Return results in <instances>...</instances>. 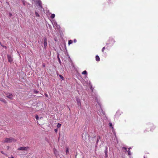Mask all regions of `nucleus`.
Wrapping results in <instances>:
<instances>
[{
	"label": "nucleus",
	"mask_w": 158,
	"mask_h": 158,
	"mask_svg": "<svg viewBox=\"0 0 158 158\" xmlns=\"http://www.w3.org/2000/svg\"><path fill=\"white\" fill-rule=\"evenodd\" d=\"M16 140L14 138L12 137L6 138L2 141L4 143H11L14 142H15Z\"/></svg>",
	"instance_id": "f257e3e1"
},
{
	"label": "nucleus",
	"mask_w": 158,
	"mask_h": 158,
	"mask_svg": "<svg viewBox=\"0 0 158 158\" xmlns=\"http://www.w3.org/2000/svg\"><path fill=\"white\" fill-rule=\"evenodd\" d=\"M6 96L8 98L11 100L13 98L14 96V95L11 94L10 93H7L6 94Z\"/></svg>",
	"instance_id": "f03ea898"
},
{
	"label": "nucleus",
	"mask_w": 158,
	"mask_h": 158,
	"mask_svg": "<svg viewBox=\"0 0 158 158\" xmlns=\"http://www.w3.org/2000/svg\"><path fill=\"white\" fill-rule=\"evenodd\" d=\"M28 148V147H21L18 148L17 150L22 151L27 150Z\"/></svg>",
	"instance_id": "7ed1b4c3"
},
{
	"label": "nucleus",
	"mask_w": 158,
	"mask_h": 158,
	"mask_svg": "<svg viewBox=\"0 0 158 158\" xmlns=\"http://www.w3.org/2000/svg\"><path fill=\"white\" fill-rule=\"evenodd\" d=\"M97 103L98 105L99 106V107H100V110H99V111L100 112V114H105V112L104 111H103L102 110V108H101V105L100 104V103L99 102H98L97 101Z\"/></svg>",
	"instance_id": "20e7f679"
},
{
	"label": "nucleus",
	"mask_w": 158,
	"mask_h": 158,
	"mask_svg": "<svg viewBox=\"0 0 158 158\" xmlns=\"http://www.w3.org/2000/svg\"><path fill=\"white\" fill-rule=\"evenodd\" d=\"M52 24L54 27H56L57 28H58L59 27V26L57 25L56 22L55 21L53 22Z\"/></svg>",
	"instance_id": "39448f33"
},
{
	"label": "nucleus",
	"mask_w": 158,
	"mask_h": 158,
	"mask_svg": "<svg viewBox=\"0 0 158 158\" xmlns=\"http://www.w3.org/2000/svg\"><path fill=\"white\" fill-rule=\"evenodd\" d=\"M47 40L46 38H45L44 40V47L45 48H46L47 46Z\"/></svg>",
	"instance_id": "423d86ee"
},
{
	"label": "nucleus",
	"mask_w": 158,
	"mask_h": 158,
	"mask_svg": "<svg viewBox=\"0 0 158 158\" xmlns=\"http://www.w3.org/2000/svg\"><path fill=\"white\" fill-rule=\"evenodd\" d=\"M76 101L77 102L78 106H81V103L80 102V100L79 98H77L76 99Z\"/></svg>",
	"instance_id": "0eeeda50"
},
{
	"label": "nucleus",
	"mask_w": 158,
	"mask_h": 158,
	"mask_svg": "<svg viewBox=\"0 0 158 158\" xmlns=\"http://www.w3.org/2000/svg\"><path fill=\"white\" fill-rule=\"evenodd\" d=\"M127 148H125V147H123V150H126V151L125 152H128V154L130 155H131V153L130 152V151H129V150H128V151H127Z\"/></svg>",
	"instance_id": "6e6552de"
},
{
	"label": "nucleus",
	"mask_w": 158,
	"mask_h": 158,
	"mask_svg": "<svg viewBox=\"0 0 158 158\" xmlns=\"http://www.w3.org/2000/svg\"><path fill=\"white\" fill-rule=\"evenodd\" d=\"M37 2L40 7L41 8H42V3L40 0H37Z\"/></svg>",
	"instance_id": "1a4fd4ad"
},
{
	"label": "nucleus",
	"mask_w": 158,
	"mask_h": 158,
	"mask_svg": "<svg viewBox=\"0 0 158 158\" xmlns=\"http://www.w3.org/2000/svg\"><path fill=\"white\" fill-rule=\"evenodd\" d=\"M7 58H8V61L10 62H11L12 61V59L11 57L10 56L8 55L7 56Z\"/></svg>",
	"instance_id": "9d476101"
},
{
	"label": "nucleus",
	"mask_w": 158,
	"mask_h": 158,
	"mask_svg": "<svg viewBox=\"0 0 158 158\" xmlns=\"http://www.w3.org/2000/svg\"><path fill=\"white\" fill-rule=\"evenodd\" d=\"M95 58H96V60L97 61H99L100 60V58H99V56H98V55L96 56V57H95Z\"/></svg>",
	"instance_id": "9b49d317"
},
{
	"label": "nucleus",
	"mask_w": 158,
	"mask_h": 158,
	"mask_svg": "<svg viewBox=\"0 0 158 158\" xmlns=\"http://www.w3.org/2000/svg\"><path fill=\"white\" fill-rule=\"evenodd\" d=\"M106 150L105 151V155L106 157H107V156H108L107 154V147H106Z\"/></svg>",
	"instance_id": "f8f14e48"
},
{
	"label": "nucleus",
	"mask_w": 158,
	"mask_h": 158,
	"mask_svg": "<svg viewBox=\"0 0 158 158\" xmlns=\"http://www.w3.org/2000/svg\"><path fill=\"white\" fill-rule=\"evenodd\" d=\"M0 100L1 101L4 102L5 103L6 102V100L5 99H4L0 98Z\"/></svg>",
	"instance_id": "ddd939ff"
},
{
	"label": "nucleus",
	"mask_w": 158,
	"mask_h": 158,
	"mask_svg": "<svg viewBox=\"0 0 158 158\" xmlns=\"http://www.w3.org/2000/svg\"><path fill=\"white\" fill-rule=\"evenodd\" d=\"M82 74L87 75V72L86 70L84 71L82 73Z\"/></svg>",
	"instance_id": "4468645a"
},
{
	"label": "nucleus",
	"mask_w": 158,
	"mask_h": 158,
	"mask_svg": "<svg viewBox=\"0 0 158 158\" xmlns=\"http://www.w3.org/2000/svg\"><path fill=\"white\" fill-rule=\"evenodd\" d=\"M100 139V136H98L97 137V139L96 141V144H97L98 143L99 140Z\"/></svg>",
	"instance_id": "2eb2a0df"
},
{
	"label": "nucleus",
	"mask_w": 158,
	"mask_h": 158,
	"mask_svg": "<svg viewBox=\"0 0 158 158\" xmlns=\"http://www.w3.org/2000/svg\"><path fill=\"white\" fill-rule=\"evenodd\" d=\"M55 17V15L54 14H52L51 15V18L52 19H53Z\"/></svg>",
	"instance_id": "dca6fc26"
},
{
	"label": "nucleus",
	"mask_w": 158,
	"mask_h": 158,
	"mask_svg": "<svg viewBox=\"0 0 158 158\" xmlns=\"http://www.w3.org/2000/svg\"><path fill=\"white\" fill-rule=\"evenodd\" d=\"M57 57L58 58V61H59L60 63V64H61V61H60V58H59V55H57Z\"/></svg>",
	"instance_id": "f3484780"
},
{
	"label": "nucleus",
	"mask_w": 158,
	"mask_h": 158,
	"mask_svg": "<svg viewBox=\"0 0 158 158\" xmlns=\"http://www.w3.org/2000/svg\"><path fill=\"white\" fill-rule=\"evenodd\" d=\"M73 43V41L72 40H69V41L68 44L69 45H70L72 44Z\"/></svg>",
	"instance_id": "a211bd4d"
},
{
	"label": "nucleus",
	"mask_w": 158,
	"mask_h": 158,
	"mask_svg": "<svg viewBox=\"0 0 158 158\" xmlns=\"http://www.w3.org/2000/svg\"><path fill=\"white\" fill-rule=\"evenodd\" d=\"M109 40H110L112 42V44H113L114 42V40L113 39H110Z\"/></svg>",
	"instance_id": "6ab92c4d"
},
{
	"label": "nucleus",
	"mask_w": 158,
	"mask_h": 158,
	"mask_svg": "<svg viewBox=\"0 0 158 158\" xmlns=\"http://www.w3.org/2000/svg\"><path fill=\"white\" fill-rule=\"evenodd\" d=\"M61 126V124H60V123H58L57 125V127L58 128H59Z\"/></svg>",
	"instance_id": "aec40b11"
},
{
	"label": "nucleus",
	"mask_w": 158,
	"mask_h": 158,
	"mask_svg": "<svg viewBox=\"0 0 158 158\" xmlns=\"http://www.w3.org/2000/svg\"><path fill=\"white\" fill-rule=\"evenodd\" d=\"M35 15L36 17H39V15L38 13L37 12H35Z\"/></svg>",
	"instance_id": "412c9836"
},
{
	"label": "nucleus",
	"mask_w": 158,
	"mask_h": 158,
	"mask_svg": "<svg viewBox=\"0 0 158 158\" xmlns=\"http://www.w3.org/2000/svg\"><path fill=\"white\" fill-rule=\"evenodd\" d=\"M66 152L67 154L69 153V149L68 148L66 149Z\"/></svg>",
	"instance_id": "4be33fe9"
},
{
	"label": "nucleus",
	"mask_w": 158,
	"mask_h": 158,
	"mask_svg": "<svg viewBox=\"0 0 158 158\" xmlns=\"http://www.w3.org/2000/svg\"><path fill=\"white\" fill-rule=\"evenodd\" d=\"M109 126L111 128H113V126H112V124L111 123H109Z\"/></svg>",
	"instance_id": "5701e85b"
},
{
	"label": "nucleus",
	"mask_w": 158,
	"mask_h": 158,
	"mask_svg": "<svg viewBox=\"0 0 158 158\" xmlns=\"http://www.w3.org/2000/svg\"><path fill=\"white\" fill-rule=\"evenodd\" d=\"M59 77L62 80L63 79L64 77L61 75H60Z\"/></svg>",
	"instance_id": "b1692460"
},
{
	"label": "nucleus",
	"mask_w": 158,
	"mask_h": 158,
	"mask_svg": "<svg viewBox=\"0 0 158 158\" xmlns=\"http://www.w3.org/2000/svg\"><path fill=\"white\" fill-rule=\"evenodd\" d=\"M35 118H36V120H38V119H39V117L38 116V115H36V116H35Z\"/></svg>",
	"instance_id": "393cba45"
},
{
	"label": "nucleus",
	"mask_w": 158,
	"mask_h": 158,
	"mask_svg": "<svg viewBox=\"0 0 158 158\" xmlns=\"http://www.w3.org/2000/svg\"><path fill=\"white\" fill-rule=\"evenodd\" d=\"M105 49V47H103L102 48V52H104V50Z\"/></svg>",
	"instance_id": "a878e982"
},
{
	"label": "nucleus",
	"mask_w": 158,
	"mask_h": 158,
	"mask_svg": "<svg viewBox=\"0 0 158 158\" xmlns=\"http://www.w3.org/2000/svg\"><path fill=\"white\" fill-rule=\"evenodd\" d=\"M42 66L43 67H45V64L44 63L43 64Z\"/></svg>",
	"instance_id": "bb28decb"
},
{
	"label": "nucleus",
	"mask_w": 158,
	"mask_h": 158,
	"mask_svg": "<svg viewBox=\"0 0 158 158\" xmlns=\"http://www.w3.org/2000/svg\"><path fill=\"white\" fill-rule=\"evenodd\" d=\"M9 16H10V17H11V16H12V14H11V13H9Z\"/></svg>",
	"instance_id": "cd10ccee"
},
{
	"label": "nucleus",
	"mask_w": 158,
	"mask_h": 158,
	"mask_svg": "<svg viewBox=\"0 0 158 158\" xmlns=\"http://www.w3.org/2000/svg\"><path fill=\"white\" fill-rule=\"evenodd\" d=\"M45 95L46 97H48V95L47 94H45Z\"/></svg>",
	"instance_id": "c85d7f7f"
},
{
	"label": "nucleus",
	"mask_w": 158,
	"mask_h": 158,
	"mask_svg": "<svg viewBox=\"0 0 158 158\" xmlns=\"http://www.w3.org/2000/svg\"><path fill=\"white\" fill-rule=\"evenodd\" d=\"M1 153L3 154H4V152L2 151L1 152Z\"/></svg>",
	"instance_id": "c756f323"
},
{
	"label": "nucleus",
	"mask_w": 158,
	"mask_h": 158,
	"mask_svg": "<svg viewBox=\"0 0 158 158\" xmlns=\"http://www.w3.org/2000/svg\"><path fill=\"white\" fill-rule=\"evenodd\" d=\"M77 41V40L76 39H74V42H75V43H76Z\"/></svg>",
	"instance_id": "7c9ffc66"
},
{
	"label": "nucleus",
	"mask_w": 158,
	"mask_h": 158,
	"mask_svg": "<svg viewBox=\"0 0 158 158\" xmlns=\"http://www.w3.org/2000/svg\"><path fill=\"white\" fill-rule=\"evenodd\" d=\"M90 89L92 90L93 89L92 87L91 86Z\"/></svg>",
	"instance_id": "2f4dec72"
},
{
	"label": "nucleus",
	"mask_w": 158,
	"mask_h": 158,
	"mask_svg": "<svg viewBox=\"0 0 158 158\" xmlns=\"http://www.w3.org/2000/svg\"><path fill=\"white\" fill-rule=\"evenodd\" d=\"M55 131L56 132V131H57V129H55Z\"/></svg>",
	"instance_id": "473e14b6"
},
{
	"label": "nucleus",
	"mask_w": 158,
	"mask_h": 158,
	"mask_svg": "<svg viewBox=\"0 0 158 158\" xmlns=\"http://www.w3.org/2000/svg\"><path fill=\"white\" fill-rule=\"evenodd\" d=\"M131 147L129 148H128V149H129V150H130V149H131Z\"/></svg>",
	"instance_id": "72a5a7b5"
},
{
	"label": "nucleus",
	"mask_w": 158,
	"mask_h": 158,
	"mask_svg": "<svg viewBox=\"0 0 158 158\" xmlns=\"http://www.w3.org/2000/svg\"><path fill=\"white\" fill-rule=\"evenodd\" d=\"M11 158H15L13 156H11Z\"/></svg>",
	"instance_id": "f704fd0d"
},
{
	"label": "nucleus",
	"mask_w": 158,
	"mask_h": 158,
	"mask_svg": "<svg viewBox=\"0 0 158 158\" xmlns=\"http://www.w3.org/2000/svg\"><path fill=\"white\" fill-rule=\"evenodd\" d=\"M110 43H106V44H110Z\"/></svg>",
	"instance_id": "c9c22d12"
},
{
	"label": "nucleus",
	"mask_w": 158,
	"mask_h": 158,
	"mask_svg": "<svg viewBox=\"0 0 158 158\" xmlns=\"http://www.w3.org/2000/svg\"><path fill=\"white\" fill-rule=\"evenodd\" d=\"M77 155H76V158H77ZM82 158V157L81 158Z\"/></svg>",
	"instance_id": "e433bc0d"
},
{
	"label": "nucleus",
	"mask_w": 158,
	"mask_h": 158,
	"mask_svg": "<svg viewBox=\"0 0 158 158\" xmlns=\"http://www.w3.org/2000/svg\"><path fill=\"white\" fill-rule=\"evenodd\" d=\"M144 158H146L145 157H144Z\"/></svg>",
	"instance_id": "4c0bfd02"
}]
</instances>
